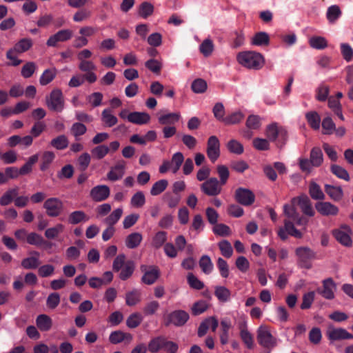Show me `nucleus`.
<instances>
[{
  "label": "nucleus",
  "instance_id": "nucleus-1",
  "mask_svg": "<svg viewBox=\"0 0 353 353\" xmlns=\"http://www.w3.org/2000/svg\"><path fill=\"white\" fill-rule=\"evenodd\" d=\"M237 61L243 67L256 70H260L265 62L263 56L254 51L239 52L237 55Z\"/></svg>",
  "mask_w": 353,
  "mask_h": 353
},
{
  "label": "nucleus",
  "instance_id": "nucleus-2",
  "mask_svg": "<svg viewBox=\"0 0 353 353\" xmlns=\"http://www.w3.org/2000/svg\"><path fill=\"white\" fill-rule=\"evenodd\" d=\"M265 135L270 141L275 143L278 148H283L288 141V132L277 123H272L266 127Z\"/></svg>",
  "mask_w": 353,
  "mask_h": 353
},
{
  "label": "nucleus",
  "instance_id": "nucleus-3",
  "mask_svg": "<svg viewBox=\"0 0 353 353\" xmlns=\"http://www.w3.org/2000/svg\"><path fill=\"white\" fill-rule=\"evenodd\" d=\"M297 256V264L302 268L310 269L312 261L316 259V252L306 246L299 247L295 250Z\"/></svg>",
  "mask_w": 353,
  "mask_h": 353
},
{
  "label": "nucleus",
  "instance_id": "nucleus-4",
  "mask_svg": "<svg viewBox=\"0 0 353 353\" xmlns=\"http://www.w3.org/2000/svg\"><path fill=\"white\" fill-rule=\"evenodd\" d=\"M48 108L54 112H61L64 108V99L60 89H54L49 97H46Z\"/></svg>",
  "mask_w": 353,
  "mask_h": 353
},
{
  "label": "nucleus",
  "instance_id": "nucleus-5",
  "mask_svg": "<svg viewBox=\"0 0 353 353\" xmlns=\"http://www.w3.org/2000/svg\"><path fill=\"white\" fill-rule=\"evenodd\" d=\"M189 314L183 310H176L168 314L165 320V325H173L176 327L183 326L189 320Z\"/></svg>",
  "mask_w": 353,
  "mask_h": 353
},
{
  "label": "nucleus",
  "instance_id": "nucleus-6",
  "mask_svg": "<svg viewBox=\"0 0 353 353\" xmlns=\"http://www.w3.org/2000/svg\"><path fill=\"white\" fill-rule=\"evenodd\" d=\"M336 284L332 278H327L322 281V286L316 289V292L324 299L332 300L335 298Z\"/></svg>",
  "mask_w": 353,
  "mask_h": 353
},
{
  "label": "nucleus",
  "instance_id": "nucleus-7",
  "mask_svg": "<svg viewBox=\"0 0 353 353\" xmlns=\"http://www.w3.org/2000/svg\"><path fill=\"white\" fill-rule=\"evenodd\" d=\"M351 234V228L345 224L342 225L340 228L332 231V234L336 240L345 247H350L352 245V241L350 237Z\"/></svg>",
  "mask_w": 353,
  "mask_h": 353
},
{
  "label": "nucleus",
  "instance_id": "nucleus-8",
  "mask_svg": "<svg viewBox=\"0 0 353 353\" xmlns=\"http://www.w3.org/2000/svg\"><path fill=\"white\" fill-rule=\"evenodd\" d=\"M257 341L261 346L265 348L273 347L276 344L275 338H274L268 328L265 326H260L258 328Z\"/></svg>",
  "mask_w": 353,
  "mask_h": 353
},
{
  "label": "nucleus",
  "instance_id": "nucleus-9",
  "mask_svg": "<svg viewBox=\"0 0 353 353\" xmlns=\"http://www.w3.org/2000/svg\"><path fill=\"white\" fill-rule=\"evenodd\" d=\"M140 270L143 273L141 281L146 285H152L160 276V271L157 266L141 265Z\"/></svg>",
  "mask_w": 353,
  "mask_h": 353
},
{
  "label": "nucleus",
  "instance_id": "nucleus-10",
  "mask_svg": "<svg viewBox=\"0 0 353 353\" xmlns=\"http://www.w3.org/2000/svg\"><path fill=\"white\" fill-rule=\"evenodd\" d=\"M220 141L217 137L210 136L207 141L206 153L212 163H214L220 157Z\"/></svg>",
  "mask_w": 353,
  "mask_h": 353
},
{
  "label": "nucleus",
  "instance_id": "nucleus-11",
  "mask_svg": "<svg viewBox=\"0 0 353 353\" xmlns=\"http://www.w3.org/2000/svg\"><path fill=\"white\" fill-rule=\"evenodd\" d=\"M221 186L216 178L211 177L201 185V190L208 196H215L221 193Z\"/></svg>",
  "mask_w": 353,
  "mask_h": 353
},
{
  "label": "nucleus",
  "instance_id": "nucleus-12",
  "mask_svg": "<svg viewBox=\"0 0 353 353\" xmlns=\"http://www.w3.org/2000/svg\"><path fill=\"white\" fill-rule=\"evenodd\" d=\"M234 199L236 201L244 206L252 205L255 201V195L252 191L244 188H238L235 190Z\"/></svg>",
  "mask_w": 353,
  "mask_h": 353
},
{
  "label": "nucleus",
  "instance_id": "nucleus-13",
  "mask_svg": "<svg viewBox=\"0 0 353 353\" xmlns=\"http://www.w3.org/2000/svg\"><path fill=\"white\" fill-rule=\"evenodd\" d=\"M174 343L173 341H168L163 336H159L152 338L150 341L148 348L151 353H157L161 350L167 351L169 347L172 345L171 344Z\"/></svg>",
  "mask_w": 353,
  "mask_h": 353
},
{
  "label": "nucleus",
  "instance_id": "nucleus-14",
  "mask_svg": "<svg viewBox=\"0 0 353 353\" xmlns=\"http://www.w3.org/2000/svg\"><path fill=\"white\" fill-rule=\"evenodd\" d=\"M43 208L49 216L57 217L59 216L63 210V203L58 198H49L44 202Z\"/></svg>",
  "mask_w": 353,
  "mask_h": 353
},
{
  "label": "nucleus",
  "instance_id": "nucleus-15",
  "mask_svg": "<svg viewBox=\"0 0 353 353\" xmlns=\"http://www.w3.org/2000/svg\"><path fill=\"white\" fill-rule=\"evenodd\" d=\"M73 32L70 29H63L59 30L55 34L51 35L46 41L48 47H57L59 42H65L72 37Z\"/></svg>",
  "mask_w": 353,
  "mask_h": 353
},
{
  "label": "nucleus",
  "instance_id": "nucleus-16",
  "mask_svg": "<svg viewBox=\"0 0 353 353\" xmlns=\"http://www.w3.org/2000/svg\"><path fill=\"white\" fill-rule=\"evenodd\" d=\"M110 194V190L106 185H99L92 188L90 192L91 199L95 202L106 200Z\"/></svg>",
  "mask_w": 353,
  "mask_h": 353
},
{
  "label": "nucleus",
  "instance_id": "nucleus-17",
  "mask_svg": "<svg viewBox=\"0 0 353 353\" xmlns=\"http://www.w3.org/2000/svg\"><path fill=\"white\" fill-rule=\"evenodd\" d=\"M295 201H297V204L304 214L309 216H314L315 212L312 208L311 201L307 196L303 194L293 198L292 200V203H294Z\"/></svg>",
  "mask_w": 353,
  "mask_h": 353
},
{
  "label": "nucleus",
  "instance_id": "nucleus-18",
  "mask_svg": "<svg viewBox=\"0 0 353 353\" xmlns=\"http://www.w3.org/2000/svg\"><path fill=\"white\" fill-rule=\"evenodd\" d=\"M315 208L318 212L323 216H336L339 214V208L330 202L321 201L315 205Z\"/></svg>",
  "mask_w": 353,
  "mask_h": 353
},
{
  "label": "nucleus",
  "instance_id": "nucleus-19",
  "mask_svg": "<svg viewBox=\"0 0 353 353\" xmlns=\"http://www.w3.org/2000/svg\"><path fill=\"white\" fill-rule=\"evenodd\" d=\"M29 254L30 256L24 258L21 261V266L26 270L37 269L41 264L40 253L38 251L32 250Z\"/></svg>",
  "mask_w": 353,
  "mask_h": 353
},
{
  "label": "nucleus",
  "instance_id": "nucleus-20",
  "mask_svg": "<svg viewBox=\"0 0 353 353\" xmlns=\"http://www.w3.org/2000/svg\"><path fill=\"white\" fill-rule=\"evenodd\" d=\"M125 162L124 161H118L116 165L111 168L107 174L108 179L111 181H116L121 179L125 173Z\"/></svg>",
  "mask_w": 353,
  "mask_h": 353
},
{
  "label": "nucleus",
  "instance_id": "nucleus-21",
  "mask_svg": "<svg viewBox=\"0 0 353 353\" xmlns=\"http://www.w3.org/2000/svg\"><path fill=\"white\" fill-rule=\"evenodd\" d=\"M327 336L330 341L353 339V335L343 328H330L327 332Z\"/></svg>",
  "mask_w": 353,
  "mask_h": 353
},
{
  "label": "nucleus",
  "instance_id": "nucleus-22",
  "mask_svg": "<svg viewBox=\"0 0 353 353\" xmlns=\"http://www.w3.org/2000/svg\"><path fill=\"white\" fill-rule=\"evenodd\" d=\"M150 120V114L145 112H132L128 115V121L137 125L146 124Z\"/></svg>",
  "mask_w": 353,
  "mask_h": 353
},
{
  "label": "nucleus",
  "instance_id": "nucleus-23",
  "mask_svg": "<svg viewBox=\"0 0 353 353\" xmlns=\"http://www.w3.org/2000/svg\"><path fill=\"white\" fill-rule=\"evenodd\" d=\"M325 192L334 201H339L343 196V191L341 186L325 184Z\"/></svg>",
  "mask_w": 353,
  "mask_h": 353
},
{
  "label": "nucleus",
  "instance_id": "nucleus-24",
  "mask_svg": "<svg viewBox=\"0 0 353 353\" xmlns=\"http://www.w3.org/2000/svg\"><path fill=\"white\" fill-rule=\"evenodd\" d=\"M36 325L41 332H48L52 326V320L47 314H39L36 319Z\"/></svg>",
  "mask_w": 353,
  "mask_h": 353
},
{
  "label": "nucleus",
  "instance_id": "nucleus-25",
  "mask_svg": "<svg viewBox=\"0 0 353 353\" xmlns=\"http://www.w3.org/2000/svg\"><path fill=\"white\" fill-rule=\"evenodd\" d=\"M179 119L180 114L179 113L171 112L159 116L158 121L161 125L168 126L177 123Z\"/></svg>",
  "mask_w": 353,
  "mask_h": 353
},
{
  "label": "nucleus",
  "instance_id": "nucleus-26",
  "mask_svg": "<svg viewBox=\"0 0 353 353\" xmlns=\"http://www.w3.org/2000/svg\"><path fill=\"white\" fill-rule=\"evenodd\" d=\"M32 46L33 41L30 38H23L19 39L12 48L16 51V53L21 54L29 50Z\"/></svg>",
  "mask_w": 353,
  "mask_h": 353
},
{
  "label": "nucleus",
  "instance_id": "nucleus-27",
  "mask_svg": "<svg viewBox=\"0 0 353 353\" xmlns=\"http://www.w3.org/2000/svg\"><path fill=\"white\" fill-rule=\"evenodd\" d=\"M132 339V336L131 334L125 333L120 330L112 332L109 336V341L112 344H118L125 340L130 341Z\"/></svg>",
  "mask_w": 353,
  "mask_h": 353
},
{
  "label": "nucleus",
  "instance_id": "nucleus-28",
  "mask_svg": "<svg viewBox=\"0 0 353 353\" xmlns=\"http://www.w3.org/2000/svg\"><path fill=\"white\" fill-rule=\"evenodd\" d=\"M142 239L141 234L139 232H132L127 236L125 241V246L129 249H134L140 245Z\"/></svg>",
  "mask_w": 353,
  "mask_h": 353
},
{
  "label": "nucleus",
  "instance_id": "nucleus-29",
  "mask_svg": "<svg viewBox=\"0 0 353 353\" xmlns=\"http://www.w3.org/2000/svg\"><path fill=\"white\" fill-rule=\"evenodd\" d=\"M221 333L220 334V342L222 345H225L229 340V330L232 327V323L230 319H224L221 321Z\"/></svg>",
  "mask_w": 353,
  "mask_h": 353
},
{
  "label": "nucleus",
  "instance_id": "nucleus-30",
  "mask_svg": "<svg viewBox=\"0 0 353 353\" xmlns=\"http://www.w3.org/2000/svg\"><path fill=\"white\" fill-rule=\"evenodd\" d=\"M251 43L256 46H268L270 43V37L265 32H259L254 35Z\"/></svg>",
  "mask_w": 353,
  "mask_h": 353
},
{
  "label": "nucleus",
  "instance_id": "nucleus-31",
  "mask_svg": "<svg viewBox=\"0 0 353 353\" xmlns=\"http://www.w3.org/2000/svg\"><path fill=\"white\" fill-rule=\"evenodd\" d=\"M305 119L308 125L313 130H319L321 123V117L316 111H310L305 114Z\"/></svg>",
  "mask_w": 353,
  "mask_h": 353
},
{
  "label": "nucleus",
  "instance_id": "nucleus-32",
  "mask_svg": "<svg viewBox=\"0 0 353 353\" xmlns=\"http://www.w3.org/2000/svg\"><path fill=\"white\" fill-rule=\"evenodd\" d=\"M18 188L8 190L0 198V205L6 206L12 203L14 199L18 195Z\"/></svg>",
  "mask_w": 353,
  "mask_h": 353
},
{
  "label": "nucleus",
  "instance_id": "nucleus-33",
  "mask_svg": "<svg viewBox=\"0 0 353 353\" xmlns=\"http://www.w3.org/2000/svg\"><path fill=\"white\" fill-rule=\"evenodd\" d=\"M88 220L89 217L84 212L81 210L72 212L68 216V222L72 225H76L81 222H85Z\"/></svg>",
  "mask_w": 353,
  "mask_h": 353
},
{
  "label": "nucleus",
  "instance_id": "nucleus-34",
  "mask_svg": "<svg viewBox=\"0 0 353 353\" xmlns=\"http://www.w3.org/2000/svg\"><path fill=\"white\" fill-rule=\"evenodd\" d=\"M69 144L67 137L64 134L59 135L50 141V145L59 150H62L68 148Z\"/></svg>",
  "mask_w": 353,
  "mask_h": 353
},
{
  "label": "nucleus",
  "instance_id": "nucleus-35",
  "mask_svg": "<svg viewBox=\"0 0 353 353\" xmlns=\"http://www.w3.org/2000/svg\"><path fill=\"white\" fill-rule=\"evenodd\" d=\"M55 159V154L51 151H45L41 156V163L40 164V170L41 171H46L49 168L50 164L53 162Z\"/></svg>",
  "mask_w": 353,
  "mask_h": 353
},
{
  "label": "nucleus",
  "instance_id": "nucleus-36",
  "mask_svg": "<svg viewBox=\"0 0 353 353\" xmlns=\"http://www.w3.org/2000/svg\"><path fill=\"white\" fill-rule=\"evenodd\" d=\"M199 267L202 272L205 274H210L213 269L214 265L211 259L208 255H203L199 261Z\"/></svg>",
  "mask_w": 353,
  "mask_h": 353
},
{
  "label": "nucleus",
  "instance_id": "nucleus-37",
  "mask_svg": "<svg viewBox=\"0 0 353 353\" xmlns=\"http://www.w3.org/2000/svg\"><path fill=\"white\" fill-rule=\"evenodd\" d=\"M101 120L105 126L111 128L115 125L118 122L117 117L111 114L110 109H105L101 113Z\"/></svg>",
  "mask_w": 353,
  "mask_h": 353
},
{
  "label": "nucleus",
  "instance_id": "nucleus-38",
  "mask_svg": "<svg viewBox=\"0 0 353 353\" xmlns=\"http://www.w3.org/2000/svg\"><path fill=\"white\" fill-rule=\"evenodd\" d=\"M183 161L184 156L182 152H177L172 155L171 161H170V163L172 171L174 174L179 171Z\"/></svg>",
  "mask_w": 353,
  "mask_h": 353
},
{
  "label": "nucleus",
  "instance_id": "nucleus-39",
  "mask_svg": "<svg viewBox=\"0 0 353 353\" xmlns=\"http://www.w3.org/2000/svg\"><path fill=\"white\" fill-rule=\"evenodd\" d=\"M309 193L314 200H323L325 198V194L321 187L314 181H312L309 185Z\"/></svg>",
  "mask_w": 353,
  "mask_h": 353
},
{
  "label": "nucleus",
  "instance_id": "nucleus-40",
  "mask_svg": "<svg viewBox=\"0 0 353 353\" xmlns=\"http://www.w3.org/2000/svg\"><path fill=\"white\" fill-rule=\"evenodd\" d=\"M341 14L340 8L336 5H333L327 8L326 17L330 23H334L341 17Z\"/></svg>",
  "mask_w": 353,
  "mask_h": 353
},
{
  "label": "nucleus",
  "instance_id": "nucleus-41",
  "mask_svg": "<svg viewBox=\"0 0 353 353\" xmlns=\"http://www.w3.org/2000/svg\"><path fill=\"white\" fill-rule=\"evenodd\" d=\"M330 170L332 173L339 179H343L345 181H349L350 179L347 171L339 165L332 164L330 167Z\"/></svg>",
  "mask_w": 353,
  "mask_h": 353
},
{
  "label": "nucleus",
  "instance_id": "nucleus-42",
  "mask_svg": "<svg viewBox=\"0 0 353 353\" xmlns=\"http://www.w3.org/2000/svg\"><path fill=\"white\" fill-rule=\"evenodd\" d=\"M310 160L312 166L319 167L323 163V152L319 148H313L310 152Z\"/></svg>",
  "mask_w": 353,
  "mask_h": 353
},
{
  "label": "nucleus",
  "instance_id": "nucleus-43",
  "mask_svg": "<svg viewBox=\"0 0 353 353\" xmlns=\"http://www.w3.org/2000/svg\"><path fill=\"white\" fill-rule=\"evenodd\" d=\"M64 229L65 227L63 224L58 223L55 226L46 230L44 234L48 239H54L63 232Z\"/></svg>",
  "mask_w": 353,
  "mask_h": 353
},
{
  "label": "nucleus",
  "instance_id": "nucleus-44",
  "mask_svg": "<svg viewBox=\"0 0 353 353\" xmlns=\"http://www.w3.org/2000/svg\"><path fill=\"white\" fill-rule=\"evenodd\" d=\"M57 70L55 68L47 69L44 70L39 79V83L41 85H46L50 83L56 77Z\"/></svg>",
  "mask_w": 353,
  "mask_h": 353
},
{
  "label": "nucleus",
  "instance_id": "nucleus-45",
  "mask_svg": "<svg viewBox=\"0 0 353 353\" xmlns=\"http://www.w3.org/2000/svg\"><path fill=\"white\" fill-rule=\"evenodd\" d=\"M141 301V292L138 290L128 292L125 295V303L128 306H133Z\"/></svg>",
  "mask_w": 353,
  "mask_h": 353
},
{
  "label": "nucleus",
  "instance_id": "nucleus-46",
  "mask_svg": "<svg viewBox=\"0 0 353 353\" xmlns=\"http://www.w3.org/2000/svg\"><path fill=\"white\" fill-rule=\"evenodd\" d=\"M309 43L312 48L317 50H323L327 46V40L324 37L320 36L311 37L309 40Z\"/></svg>",
  "mask_w": 353,
  "mask_h": 353
},
{
  "label": "nucleus",
  "instance_id": "nucleus-47",
  "mask_svg": "<svg viewBox=\"0 0 353 353\" xmlns=\"http://www.w3.org/2000/svg\"><path fill=\"white\" fill-rule=\"evenodd\" d=\"M168 185V181L166 179H161L155 182L150 190L151 195H159L167 188Z\"/></svg>",
  "mask_w": 353,
  "mask_h": 353
},
{
  "label": "nucleus",
  "instance_id": "nucleus-48",
  "mask_svg": "<svg viewBox=\"0 0 353 353\" xmlns=\"http://www.w3.org/2000/svg\"><path fill=\"white\" fill-rule=\"evenodd\" d=\"M123 214L122 208H119L114 210L108 216H107L104 222L110 226L114 225L119 221Z\"/></svg>",
  "mask_w": 353,
  "mask_h": 353
},
{
  "label": "nucleus",
  "instance_id": "nucleus-49",
  "mask_svg": "<svg viewBox=\"0 0 353 353\" xmlns=\"http://www.w3.org/2000/svg\"><path fill=\"white\" fill-rule=\"evenodd\" d=\"M230 291L225 287L217 286L215 288L214 295L221 302H227L230 297Z\"/></svg>",
  "mask_w": 353,
  "mask_h": 353
},
{
  "label": "nucleus",
  "instance_id": "nucleus-50",
  "mask_svg": "<svg viewBox=\"0 0 353 353\" xmlns=\"http://www.w3.org/2000/svg\"><path fill=\"white\" fill-rule=\"evenodd\" d=\"M341 53L343 58L347 61L350 62L353 59V48L347 43L340 44Z\"/></svg>",
  "mask_w": 353,
  "mask_h": 353
},
{
  "label": "nucleus",
  "instance_id": "nucleus-51",
  "mask_svg": "<svg viewBox=\"0 0 353 353\" xmlns=\"http://www.w3.org/2000/svg\"><path fill=\"white\" fill-rule=\"evenodd\" d=\"M134 270V263L131 261H128L127 263H125V265L123 266V269L121 270L120 274H119V278L123 281L127 280L132 276V274H133Z\"/></svg>",
  "mask_w": 353,
  "mask_h": 353
},
{
  "label": "nucleus",
  "instance_id": "nucleus-52",
  "mask_svg": "<svg viewBox=\"0 0 353 353\" xmlns=\"http://www.w3.org/2000/svg\"><path fill=\"white\" fill-rule=\"evenodd\" d=\"M243 118L244 114L241 112L237 111L225 117L223 119V123L225 125H234L241 122Z\"/></svg>",
  "mask_w": 353,
  "mask_h": 353
},
{
  "label": "nucleus",
  "instance_id": "nucleus-53",
  "mask_svg": "<svg viewBox=\"0 0 353 353\" xmlns=\"http://www.w3.org/2000/svg\"><path fill=\"white\" fill-rule=\"evenodd\" d=\"M87 131L86 126L80 122L74 123L70 128L71 134L78 140V137L83 135Z\"/></svg>",
  "mask_w": 353,
  "mask_h": 353
},
{
  "label": "nucleus",
  "instance_id": "nucleus-54",
  "mask_svg": "<svg viewBox=\"0 0 353 353\" xmlns=\"http://www.w3.org/2000/svg\"><path fill=\"white\" fill-rule=\"evenodd\" d=\"M219 248L221 254L226 257L230 258L233 253V249L231 243L228 240H222L219 243Z\"/></svg>",
  "mask_w": 353,
  "mask_h": 353
},
{
  "label": "nucleus",
  "instance_id": "nucleus-55",
  "mask_svg": "<svg viewBox=\"0 0 353 353\" xmlns=\"http://www.w3.org/2000/svg\"><path fill=\"white\" fill-rule=\"evenodd\" d=\"M154 12V6L149 2H143L139 9V15L143 19L148 18Z\"/></svg>",
  "mask_w": 353,
  "mask_h": 353
},
{
  "label": "nucleus",
  "instance_id": "nucleus-56",
  "mask_svg": "<svg viewBox=\"0 0 353 353\" xmlns=\"http://www.w3.org/2000/svg\"><path fill=\"white\" fill-rule=\"evenodd\" d=\"M143 317L139 313L135 312L130 314L126 320V325L130 328H136L141 323Z\"/></svg>",
  "mask_w": 353,
  "mask_h": 353
},
{
  "label": "nucleus",
  "instance_id": "nucleus-57",
  "mask_svg": "<svg viewBox=\"0 0 353 353\" xmlns=\"http://www.w3.org/2000/svg\"><path fill=\"white\" fill-rule=\"evenodd\" d=\"M208 308V304L206 301L201 300L192 305L191 310L193 315L197 316L205 312Z\"/></svg>",
  "mask_w": 353,
  "mask_h": 353
},
{
  "label": "nucleus",
  "instance_id": "nucleus-58",
  "mask_svg": "<svg viewBox=\"0 0 353 353\" xmlns=\"http://www.w3.org/2000/svg\"><path fill=\"white\" fill-rule=\"evenodd\" d=\"M207 83L203 79H195L191 85L192 91L195 93H203L207 90Z\"/></svg>",
  "mask_w": 353,
  "mask_h": 353
},
{
  "label": "nucleus",
  "instance_id": "nucleus-59",
  "mask_svg": "<svg viewBox=\"0 0 353 353\" xmlns=\"http://www.w3.org/2000/svg\"><path fill=\"white\" fill-rule=\"evenodd\" d=\"M145 66L153 73L159 74L162 68V63L157 59H150L145 63Z\"/></svg>",
  "mask_w": 353,
  "mask_h": 353
},
{
  "label": "nucleus",
  "instance_id": "nucleus-60",
  "mask_svg": "<svg viewBox=\"0 0 353 353\" xmlns=\"http://www.w3.org/2000/svg\"><path fill=\"white\" fill-rule=\"evenodd\" d=\"M227 148L230 152L236 154H241L244 150L243 145L235 139H232L228 143Z\"/></svg>",
  "mask_w": 353,
  "mask_h": 353
},
{
  "label": "nucleus",
  "instance_id": "nucleus-61",
  "mask_svg": "<svg viewBox=\"0 0 353 353\" xmlns=\"http://www.w3.org/2000/svg\"><path fill=\"white\" fill-rule=\"evenodd\" d=\"M187 281L190 288L193 289L199 290L204 288V283L191 272L188 273Z\"/></svg>",
  "mask_w": 353,
  "mask_h": 353
},
{
  "label": "nucleus",
  "instance_id": "nucleus-62",
  "mask_svg": "<svg viewBox=\"0 0 353 353\" xmlns=\"http://www.w3.org/2000/svg\"><path fill=\"white\" fill-rule=\"evenodd\" d=\"M216 170L218 175L220 178V181H219V183L221 185H225L227 183L230 176V172L228 168L225 165H219L217 166Z\"/></svg>",
  "mask_w": 353,
  "mask_h": 353
},
{
  "label": "nucleus",
  "instance_id": "nucleus-63",
  "mask_svg": "<svg viewBox=\"0 0 353 353\" xmlns=\"http://www.w3.org/2000/svg\"><path fill=\"white\" fill-rule=\"evenodd\" d=\"M284 225L285 230L287 231L288 234L290 236H292L297 239H301L303 236L302 233L297 230L293 223L290 221L285 220L284 221Z\"/></svg>",
  "mask_w": 353,
  "mask_h": 353
},
{
  "label": "nucleus",
  "instance_id": "nucleus-64",
  "mask_svg": "<svg viewBox=\"0 0 353 353\" xmlns=\"http://www.w3.org/2000/svg\"><path fill=\"white\" fill-rule=\"evenodd\" d=\"M37 65L34 62H27L21 68V75L24 78H30L34 73Z\"/></svg>",
  "mask_w": 353,
  "mask_h": 353
}]
</instances>
